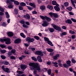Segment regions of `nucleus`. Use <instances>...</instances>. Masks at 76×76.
Segmentation results:
<instances>
[{
	"instance_id": "nucleus-1",
	"label": "nucleus",
	"mask_w": 76,
	"mask_h": 76,
	"mask_svg": "<svg viewBox=\"0 0 76 76\" xmlns=\"http://www.w3.org/2000/svg\"><path fill=\"white\" fill-rule=\"evenodd\" d=\"M29 65L30 68L31 70L34 71L33 73L35 75H37V71L38 70L39 72H41V68H40V65L38 63H30L29 64Z\"/></svg>"
},
{
	"instance_id": "nucleus-2",
	"label": "nucleus",
	"mask_w": 76,
	"mask_h": 76,
	"mask_svg": "<svg viewBox=\"0 0 76 76\" xmlns=\"http://www.w3.org/2000/svg\"><path fill=\"white\" fill-rule=\"evenodd\" d=\"M0 41L2 42H4V41L6 42L5 44H9L11 43L10 42V39L9 38H5L4 39H0Z\"/></svg>"
},
{
	"instance_id": "nucleus-3",
	"label": "nucleus",
	"mask_w": 76,
	"mask_h": 76,
	"mask_svg": "<svg viewBox=\"0 0 76 76\" xmlns=\"http://www.w3.org/2000/svg\"><path fill=\"white\" fill-rule=\"evenodd\" d=\"M26 41L29 42H33L35 41V39L34 38H31L29 37H28L26 38Z\"/></svg>"
},
{
	"instance_id": "nucleus-4",
	"label": "nucleus",
	"mask_w": 76,
	"mask_h": 76,
	"mask_svg": "<svg viewBox=\"0 0 76 76\" xmlns=\"http://www.w3.org/2000/svg\"><path fill=\"white\" fill-rule=\"evenodd\" d=\"M52 26H53V27L56 29L57 31H61V28L59 26H58L55 24H52Z\"/></svg>"
},
{
	"instance_id": "nucleus-5",
	"label": "nucleus",
	"mask_w": 76,
	"mask_h": 76,
	"mask_svg": "<svg viewBox=\"0 0 76 76\" xmlns=\"http://www.w3.org/2000/svg\"><path fill=\"white\" fill-rule=\"evenodd\" d=\"M7 3H9V5L8 6V8L10 9H12L13 7V5H12V2H10V1L9 0H7Z\"/></svg>"
},
{
	"instance_id": "nucleus-6",
	"label": "nucleus",
	"mask_w": 76,
	"mask_h": 76,
	"mask_svg": "<svg viewBox=\"0 0 76 76\" xmlns=\"http://www.w3.org/2000/svg\"><path fill=\"white\" fill-rule=\"evenodd\" d=\"M2 69L3 70L6 72V73H10V70L8 68H5L4 66H2Z\"/></svg>"
},
{
	"instance_id": "nucleus-7",
	"label": "nucleus",
	"mask_w": 76,
	"mask_h": 76,
	"mask_svg": "<svg viewBox=\"0 0 76 76\" xmlns=\"http://www.w3.org/2000/svg\"><path fill=\"white\" fill-rule=\"evenodd\" d=\"M36 54H37V55H39L40 56H43L44 54H43V53L41 51L39 50L37 51L35 53Z\"/></svg>"
},
{
	"instance_id": "nucleus-8",
	"label": "nucleus",
	"mask_w": 76,
	"mask_h": 76,
	"mask_svg": "<svg viewBox=\"0 0 76 76\" xmlns=\"http://www.w3.org/2000/svg\"><path fill=\"white\" fill-rule=\"evenodd\" d=\"M59 7V5L58 4H57L56 6L54 7V9L56 12H59L60 10V7Z\"/></svg>"
},
{
	"instance_id": "nucleus-9",
	"label": "nucleus",
	"mask_w": 76,
	"mask_h": 76,
	"mask_svg": "<svg viewBox=\"0 0 76 76\" xmlns=\"http://www.w3.org/2000/svg\"><path fill=\"white\" fill-rule=\"evenodd\" d=\"M20 67L22 70L23 71H24V70H25L27 68V66L25 65L21 64L20 65Z\"/></svg>"
},
{
	"instance_id": "nucleus-10",
	"label": "nucleus",
	"mask_w": 76,
	"mask_h": 76,
	"mask_svg": "<svg viewBox=\"0 0 76 76\" xmlns=\"http://www.w3.org/2000/svg\"><path fill=\"white\" fill-rule=\"evenodd\" d=\"M37 58L38 61H39V62H42V60L41 58V56H38Z\"/></svg>"
},
{
	"instance_id": "nucleus-11",
	"label": "nucleus",
	"mask_w": 76,
	"mask_h": 76,
	"mask_svg": "<svg viewBox=\"0 0 76 76\" xmlns=\"http://www.w3.org/2000/svg\"><path fill=\"white\" fill-rule=\"evenodd\" d=\"M65 22L66 23L68 24H72V22L70 19H68L65 20Z\"/></svg>"
},
{
	"instance_id": "nucleus-12",
	"label": "nucleus",
	"mask_w": 76,
	"mask_h": 76,
	"mask_svg": "<svg viewBox=\"0 0 76 76\" xmlns=\"http://www.w3.org/2000/svg\"><path fill=\"white\" fill-rule=\"evenodd\" d=\"M45 6H42L40 7V9L42 10V12H44V11L45 10Z\"/></svg>"
},
{
	"instance_id": "nucleus-13",
	"label": "nucleus",
	"mask_w": 76,
	"mask_h": 76,
	"mask_svg": "<svg viewBox=\"0 0 76 76\" xmlns=\"http://www.w3.org/2000/svg\"><path fill=\"white\" fill-rule=\"evenodd\" d=\"M42 26H43L46 27L48 26V23L47 21H45L43 22V23L42 24Z\"/></svg>"
},
{
	"instance_id": "nucleus-14",
	"label": "nucleus",
	"mask_w": 76,
	"mask_h": 76,
	"mask_svg": "<svg viewBox=\"0 0 76 76\" xmlns=\"http://www.w3.org/2000/svg\"><path fill=\"white\" fill-rule=\"evenodd\" d=\"M14 42L15 44H19L20 42V39H17L14 41Z\"/></svg>"
},
{
	"instance_id": "nucleus-15",
	"label": "nucleus",
	"mask_w": 76,
	"mask_h": 76,
	"mask_svg": "<svg viewBox=\"0 0 76 76\" xmlns=\"http://www.w3.org/2000/svg\"><path fill=\"white\" fill-rule=\"evenodd\" d=\"M25 57H26V56L22 55L21 57H19V59L20 60H22Z\"/></svg>"
},
{
	"instance_id": "nucleus-16",
	"label": "nucleus",
	"mask_w": 76,
	"mask_h": 76,
	"mask_svg": "<svg viewBox=\"0 0 76 76\" xmlns=\"http://www.w3.org/2000/svg\"><path fill=\"white\" fill-rule=\"evenodd\" d=\"M46 17L47 16H44L42 15H40V18L42 19V20H45Z\"/></svg>"
},
{
	"instance_id": "nucleus-17",
	"label": "nucleus",
	"mask_w": 76,
	"mask_h": 76,
	"mask_svg": "<svg viewBox=\"0 0 76 76\" xmlns=\"http://www.w3.org/2000/svg\"><path fill=\"white\" fill-rule=\"evenodd\" d=\"M7 35L9 37H12V36H13V33L10 32H8Z\"/></svg>"
},
{
	"instance_id": "nucleus-18",
	"label": "nucleus",
	"mask_w": 76,
	"mask_h": 76,
	"mask_svg": "<svg viewBox=\"0 0 76 76\" xmlns=\"http://www.w3.org/2000/svg\"><path fill=\"white\" fill-rule=\"evenodd\" d=\"M47 43L48 44H49V45H51V46H52V47H53L54 46V45L53 44V43H52V42H51L49 40L47 42Z\"/></svg>"
},
{
	"instance_id": "nucleus-19",
	"label": "nucleus",
	"mask_w": 76,
	"mask_h": 76,
	"mask_svg": "<svg viewBox=\"0 0 76 76\" xmlns=\"http://www.w3.org/2000/svg\"><path fill=\"white\" fill-rule=\"evenodd\" d=\"M11 53H12L14 55H16V50L15 49H12L11 51Z\"/></svg>"
},
{
	"instance_id": "nucleus-20",
	"label": "nucleus",
	"mask_w": 76,
	"mask_h": 76,
	"mask_svg": "<svg viewBox=\"0 0 76 76\" xmlns=\"http://www.w3.org/2000/svg\"><path fill=\"white\" fill-rule=\"evenodd\" d=\"M25 18L27 19H30V15L28 14H26L25 15Z\"/></svg>"
},
{
	"instance_id": "nucleus-21",
	"label": "nucleus",
	"mask_w": 76,
	"mask_h": 76,
	"mask_svg": "<svg viewBox=\"0 0 76 76\" xmlns=\"http://www.w3.org/2000/svg\"><path fill=\"white\" fill-rule=\"evenodd\" d=\"M52 3L53 5H56V6H57V4H58L57 3L56 1H53L52 2Z\"/></svg>"
},
{
	"instance_id": "nucleus-22",
	"label": "nucleus",
	"mask_w": 76,
	"mask_h": 76,
	"mask_svg": "<svg viewBox=\"0 0 76 76\" xmlns=\"http://www.w3.org/2000/svg\"><path fill=\"white\" fill-rule=\"evenodd\" d=\"M69 3L68 2H66L64 3V5L65 7H68L69 6Z\"/></svg>"
},
{
	"instance_id": "nucleus-23",
	"label": "nucleus",
	"mask_w": 76,
	"mask_h": 76,
	"mask_svg": "<svg viewBox=\"0 0 76 76\" xmlns=\"http://www.w3.org/2000/svg\"><path fill=\"white\" fill-rule=\"evenodd\" d=\"M59 56V55L58 54H56L55 56H54L53 57L54 59V60H57V58Z\"/></svg>"
},
{
	"instance_id": "nucleus-24",
	"label": "nucleus",
	"mask_w": 76,
	"mask_h": 76,
	"mask_svg": "<svg viewBox=\"0 0 76 76\" xmlns=\"http://www.w3.org/2000/svg\"><path fill=\"white\" fill-rule=\"evenodd\" d=\"M29 5L32 7L33 6V7L34 8H35V5L34 4H32V3H30L29 4Z\"/></svg>"
},
{
	"instance_id": "nucleus-25",
	"label": "nucleus",
	"mask_w": 76,
	"mask_h": 76,
	"mask_svg": "<svg viewBox=\"0 0 76 76\" xmlns=\"http://www.w3.org/2000/svg\"><path fill=\"white\" fill-rule=\"evenodd\" d=\"M46 50L48 52H53V49L51 48H47Z\"/></svg>"
},
{
	"instance_id": "nucleus-26",
	"label": "nucleus",
	"mask_w": 76,
	"mask_h": 76,
	"mask_svg": "<svg viewBox=\"0 0 76 76\" xmlns=\"http://www.w3.org/2000/svg\"><path fill=\"white\" fill-rule=\"evenodd\" d=\"M47 7L48 9H50V10H53V7L52 6L48 5Z\"/></svg>"
},
{
	"instance_id": "nucleus-27",
	"label": "nucleus",
	"mask_w": 76,
	"mask_h": 76,
	"mask_svg": "<svg viewBox=\"0 0 76 76\" xmlns=\"http://www.w3.org/2000/svg\"><path fill=\"white\" fill-rule=\"evenodd\" d=\"M71 1L72 4V5L75 8H76V5H75V3H74V1H73V0H71Z\"/></svg>"
},
{
	"instance_id": "nucleus-28",
	"label": "nucleus",
	"mask_w": 76,
	"mask_h": 76,
	"mask_svg": "<svg viewBox=\"0 0 76 76\" xmlns=\"http://www.w3.org/2000/svg\"><path fill=\"white\" fill-rule=\"evenodd\" d=\"M14 12L15 15H18V10L16 8H15L14 10Z\"/></svg>"
},
{
	"instance_id": "nucleus-29",
	"label": "nucleus",
	"mask_w": 76,
	"mask_h": 76,
	"mask_svg": "<svg viewBox=\"0 0 76 76\" xmlns=\"http://www.w3.org/2000/svg\"><path fill=\"white\" fill-rule=\"evenodd\" d=\"M52 64H54L55 65V67H58V65H57V64H58V63L56 62H53L52 63Z\"/></svg>"
},
{
	"instance_id": "nucleus-30",
	"label": "nucleus",
	"mask_w": 76,
	"mask_h": 76,
	"mask_svg": "<svg viewBox=\"0 0 76 76\" xmlns=\"http://www.w3.org/2000/svg\"><path fill=\"white\" fill-rule=\"evenodd\" d=\"M49 30L50 32H51L52 33L53 32H54V29L53 28H50L49 29Z\"/></svg>"
},
{
	"instance_id": "nucleus-31",
	"label": "nucleus",
	"mask_w": 76,
	"mask_h": 76,
	"mask_svg": "<svg viewBox=\"0 0 76 76\" xmlns=\"http://www.w3.org/2000/svg\"><path fill=\"white\" fill-rule=\"evenodd\" d=\"M20 5L21 6H26V3L24 2H21L20 3Z\"/></svg>"
},
{
	"instance_id": "nucleus-32",
	"label": "nucleus",
	"mask_w": 76,
	"mask_h": 76,
	"mask_svg": "<svg viewBox=\"0 0 76 76\" xmlns=\"http://www.w3.org/2000/svg\"><path fill=\"white\" fill-rule=\"evenodd\" d=\"M66 9H67V10H68L69 11H71V10H72V7H66Z\"/></svg>"
},
{
	"instance_id": "nucleus-33",
	"label": "nucleus",
	"mask_w": 76,
	"mask_h": 76,
	"mask_svg": "<svg viewBox=\"0 0 76 76\" xmlns=\"http://www.w3.org/2000/svg\"><path fill=\"white\" fill-rule=\"evenodd\" d=\"M46 19L47 20V21H48L49 22H50L51 21V19L49 17H47L46 16Z\"/></svg>"
},
{
	"instance_id": "nucleus-34",
	"label": "nucleus",
	"mask_w": 76,
	"mask_h": 76,
	"mask_svg": "<svg viewBox=\"0 0 76 76\" xmlns=\"http://www.w3.org/2000/svg\"><path fill=\"white\" fill-rule=\"evenodd\" d=\"M66 64H68L69 66H71V65H70V64H71V61H70L69 60L67 62H66Z\"/></svg>"
},
{
	"instance_id": "nucleus-35",
	"label": "nucleus",
	"mask_w": 76,
	"mask_h": 76,
	"mask_svg": "<svg viewBox=\"0 0 76 76\" xmlns=\"http://www.w3.org/2000/svg\"><path fill=\"white\" fill-rule=\"evenodd\" d=\"M31 58L33 60H34V61H37V58H35V57L34 56L32 57H31Z\"/></svg>"
},
{
	"instance_id": "nucleus-36",
	"label": "nucleus",
	"mask_w": 76,
	"mask_h": 76,
	"mask_svg": "<svg viewBox=\"0 0 76 76\" xmlns=\"http://www.w3.org/2000/svg\"><path fill=\"white\" fill-rule=\"evenodd\" d=\"M67 33L66 32H63L61 34V37L63 36V35H66Z\"/></svg>"
},
{
	"instance_id": "nucleus-37",
	"label": "nucleus",
	"mask_w": 76,
	"mask_h": 76,
	"mask_svg": "<svg viewBox=\"0 0 76 76\" xmlns=\"http://www.w3.org/2000/svg\"><path fill=\"white\" fill-rule=\"evenodd\" d=\"M53 16L54 18H58V14L56 13L53 14Z\"/></svg>"
},
{
	"instance_id": "nucleus-38",
	"label": "nucleus",
	"mask_w": 76,
	"mask_h": 76,
	"mask_svg": "<svg viewBox=\"0 0 76 76\" xmlns=\"http://www.w3.org/2000/svg\"><path fill=\"white\" fill-rule=\"evenodd\" d=\"M0 46L1 48H5V47H6V46L4 44L0 45Z\"/></svg>"
},
{
	"instance_id": "nucleus-39",
	"label": "nucleus",
	"mask_w": 76,
	"mask_h": 76,
	"mask_svg": "<svg viewBox=\"0 0 76 76\" xmlns=\"http://www.w3.org/2000/svg\"><path fill=\"white\" fill-rule=\"evenodd\" d=\"M20 35L21 36V37H23V38H26V36L24 35L23 33H20Z\"/></svg>"
},
{
	"instance_id": "nucleus-40",
	"label": "nucleus",
	"mask_w": 76,
	"mask_h": 76,
	"mask_svg": "<svg viewBox=\"0 0 76 76\" xmlns=\"http://www.w3.org/2000/svg\"><path fill=\"white\" fill-rule=\"evenodd\" d=\"M17 73H18L19 74L18 75H20V74H23V72L22 71H17Z\"/></svg>"
},
{
	"instance_id": "nucleus-41",
	"label": "nucleus",
	"mask_w": 76,
	"mask_h": 76,
	"mask_svg": "<svg viewBox=\"0 0 76 76\" xmlns=\"http://www.w3.org/2000/svg\"><path fill=\"white\" fill-rule=\"evenodd\" d=\"M44 39L45 41H47V42L49 40V39L46 37H44Z\"/></svg>"
},
{
	"instance_id": "nucleus-42",
	"label": "nucleus",
	"mask_w": 76,
	"mask_h": 76,
	"mask_svg": "<svg viewBox=\"0 0 76 76\" xmlns=\"http://www.w3.org/2000/svg\"><path fill=\"white\" fill-rule=\"evenodd\" d=\"M63 66L64 67H65V68H68L69 66L68 65L66 64H64Z\"/></svg>"
},
{
	"instance_id": "nucleus-43",
	"label": "nucleus",
	"mask_w": 76,
	"mask_h": 76,
	"mask_svg": "<svg viewBox=\"0 0 76 76\" xmlns=\"http://www.w3.org/2000/svg\"><path fill=\"white\" fill-rule=\"evenodd\" d=\"M58 64L59 65V66H61V67H62V64H61V60H59L58 61Z\"/></svg>"
},
{
	"instance_id": "nucleus-44",
	"label": "nucleus",
	"mask_w": 76,
	"mask_h": 76,
	"mask_svg": "<svg viewBox=\"0 0 76 76\" xmlns=\"http://www.w3.org/2000/svg\"><path fill=\"white\" fill-rule=\"evenodd\" d=\"M48 74L49 75H51V70L50 69H49L48 72Z\"/></svg>"
},
{
	"instance_id": "nucleus-45",
	"label": "nucleus",
	"mask_w": 76,
	"mask_h": 76,
	"mask_svg": "<svg viewBox=\"0 0 76 76\" xmlns=\"http://www.w3.org/2000/svg\"><path fill=\"white\" fill-rule=\"evenodd\" d=\"M34 38H35L37 40H39V37L38 36H35L34 37Z\"/></svg>"
},
{
	"instance_id": "nucleus-46",
	"label": "nucleus",
	"mask_w": 76,
	"mask_h": 76,
	"mask_svg": "<svg viewBox=\"0 0 76 76\" xmlns=\"http://www.w3.org/2000/svg\"><path fill=\"white\" fill-rule=\"evenodd\" d=\"M69 33H70V34H75V32L73 31H72V30H70L69 31Z\"/></svg>"
},
{
	"instance_id": "nucleus-47",
	"label": "nucleus",
	"mask_w": 76,
	"mask_h": 76,
	"mask_svg": "<svg viewBox=\"0 0 76 76\" xmlns=\"http://www.w3.org/2000/svg\"><path fill=\"white\" fill-rule=\"evenodd\" d=\"M27 7H28V9L30 10H32L33 9V8H32V7H31L30 6H27Z\"/></svg>"
},
{
	"instance_id": "nucleus-48",
	"label": "nucleus",
	"mask_w": 76,
	"mask_h": 76,
	"mask_svg": "<svg viewBox=\"0 0 76 76\" xmlns=\"http://www.w3.org/2000/svg\"><path fill=\"white\" fill-rule=\"evenodd\" d=\"M14 3L15 4H16V5H19V2L17 1H14Z\"/></svg>"
},
{
	"instance_id": "nucleus-49",
	"label": "nucleus",
	"mask_w": 76,
	"mask_h": 76,
	"mask_svg": "<svg viewBox=\"0 0 76 76\" xmlns=\"http://www.w3.org/2000/svg\"><path fill=\"white\" fill-rule=\"evenodd\" d=\"M23 26L24 28H28V26L27 25H26L25 24H23Z\"/></svg>"
},
{
	"instance_id": "nucleus-50",
	"label": "nucleus",
	"mask_w": 76,
	"mask_h": 76,
	"mask_svg": "<svg viewBox=\"0 0 76 76\" xmlns=\"http://www.w3.org/2000/svg\"><path fill=\"white\" fill-rule=\"evenodd\" d=\"M49 15H50V16L51 17H53L54 15V13L52 12H50L49 13Z\"/></svg>"
},
{
	"instance_id": "nucleus-51",
	"label": "nucleus",
	"mask_w": 76,
	"mask_h": 76,
	"mask_svg": "<svg viewBox=\"0 0 76 76\" xmlns=\"http://www.w3.org/2000/svg\"><path fill=\"white\" fill-rule=\"evenodd\" d=\"M71 61H72V63H76V60H75L73 59H72L71 60Z\"/></svg>"
},
{
	"instance_id": "nucleus-52",
	"label": "nucleus",
	"mask_w": 76,
	"mask_h": 76,
	"mask_svg": "<svg viewBox=\"0 0 76 76\" xmlns=\"http://www.w3.org/2000/svg\"><path fill=\"white\" fill-rule=\"evenodd\" d=\"M10 58L11 59H13V60H15V59H16V57L13 56H11Z\"/></svg>"
},
{
	"instance_id": "nucleus-53",
	"label": "nucleus",
	"mask_w": 76,
	"mask_h": 76,
	"mask_svg": "<svg viewBox=\"0 0 76 76\" xmlns=\"http://www.w3.org/2000/svg\"><path fill=\"white\" fill-rule=\"evenodd\" d=\"M20 23L23 24L25 23V21L23 20H21L20 21Z\"/></svg>"
},
{
	"instance_id": "nucleus-54",
	"label": "nucleus",
	"mask_w": 76,
	"mask_h": 76,
	"mask_svg": "<svg viewBox=\"0 0 76 76\" xmlns=\"http://www.w3.org/2000/svg\"><path fill=\"white\" fill-rule=\"evenodd\" d=\"M19 10H23V7L22 6H19Z\"/></svg>"
},
{
	"instance_id": "nucleus-55",
	"label": "nucleus",
	"mask_w": 76,
	"mask_h": 76,
	"mask_svg": "<svg viewBox=\"0 0 76 76\" xmlns=\"http://www.w3.org/2000/svg\"><path fill=\"white\" fill-rule=\"evenodd\" d=\"M8 56V57H10V56L12 55V52H9L7 53Z\"/></svg>"
},
{
	"instance_id": "nucleus-56",
	"label": "nucleus",
	"mask_w": 76,
	"mask_h": 76,
	"mask_svg": "<svg viewBox=\"0 0 76 76\" xmlns=\"http://www.w3.org/2000/svg\"><path fill=\"white\" fill-rule=\"evenodd\" d=\"M2 26H4L5 27V26H6V25H7V24L6 23H5L4 22L2 24Z\"/></svg>"
},
{
	"instance_id": "nucleus-57",
	"label": "nucleus",
	"mask_w": 76,
	"mask_h": 76,
	"mask_svg": "<svg viewBox=\"0 0 76 76\" xmlns=\"http://www.w3.org/2000/svg\"><path fill=\"white\" fill-rule=\"evenodd\" d=\"M6 51L5 50H1V52L2 53H5Z\"/></svg>"
},
{
	"instance_id": "nucleus-58",
	"label": "nucleus",
	"mask_w": 76,
	"mask_h": 76,
	"mask_svg": "<svg viewBox=\"0 0 76 76\" xmlns=\"http://www.w3.org/2000/svg\"><path fill=\"white\" fill-rule=\"evenodd\" d=\"M0 11L4 12V9L0 6Z\"/></svg>"
},
{
	"instance_id": "nucleus-59",
	"label": "nucleus",
	"mask_w": 76,
	"mask_h": 76,
	"mask_svg": "<svg viewBox=\"0 0 76 76\" xmlns=\"http://www.w3.org/2000/svg\"><path fill=\"white\" fill-rule=\"evenodd\" d=\"M17 76H26L25 75V74H22V75H20V74H17Z\"/></svg>"
},
{
	"instance_id": "nucleus-60",
	"label": "nucleus",
	"mask_w": 76,
	"mask_h": 76,
	"mask_svg": "<svg viewBox=\"0 0 76 76\" xmlns=\"http://www.w3.org/2000/svg\"><path fill=\"white\" fill-rule=\"evenodd\" d=\"M1 58H2V59H6V57H5V56L2 55V56H1Z\"/></svg>"
},
{
	"instance_id": "nucleus-61",
	"label": "nucleus",
	"mask_w": 76,
	"mask_h": 76,
	"mask_svg": "<svg viewBox=\"0 0 76 76\" xmlns=\"http://www.w3.org/2000/svg\"><path fill=\"white\" fill-rule=\"evenodd\" d=\"M71 20L73 22H76V20L75 19L73 18H71Z\"/></svg>"
},
{
	"instance_id": "nucleus-62",
	"label": "nucleus",
	"mask_w": 76,
	"mask_h": 76,
	"mask_svg": "<svg viewBox=\"0 0 76 76\" xmlns=\"http://www.w3.org/2000/svg\"><path fill=\"white\" fill-rule=\"evenodd\" d=\"M9 64V62L7 61H6L4 63V64L5 65H8V64Z\"/></svg>"
},
{
	"instance_id": "nucleus-63",
	"label": "nucleus",
	"mask_w": 76,
	"mask_h": 76,
	"mask_svg": "<svg viewBox=\"0 0 76 76\" xmlns=\"http://www.w3.org/2000/svg\"><path fill=\"white\" fill-rule=\"evenodd\" d=\"M62 28L63 29H64L65 30H66V29H67L66 27V26H63Z\"/></svg>"
},
{
	"instance_id": "nucleus-64",
	"label": "nucleus",
	"mask_w": 76,
	"mask_h": 76,
	"mask_svg": "<svg viewBox=\"0 0 76 76\" xmlns=\"http://www.w3.org/2000/svg\"><path fill=\"white\" fill-rule=\"evenodd\" d=\"M69 13L70 15H74V13L72 12H69Z\"/></svg>"
}]
</instances>
